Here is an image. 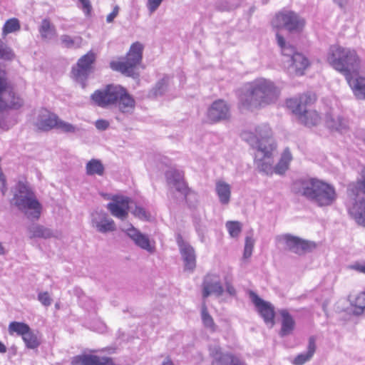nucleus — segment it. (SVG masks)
Segmentation results:
<instances>
[{
    "mask_svg": "<svg viewBox=\"0 0 365 365\" xmlns=\"http://www.w3.org/2000/svg\"><path fill=\"white\" fill-rule=\"evenodd\" d=\"M6 346L1 341H0V353L4 354L6 352Z\"/></svg>",
    "mask_w": 365,
    "mask_h": 365,
    "instance_id": "obj_57",
    "label": "nucleus"
},
{
    "mask_svg": "<svg viewBox=\"0 0 365 365\" xmlns=\"http://www.w3.org/2000/svg\"><path fill=\"white\" fill-rule=\"evenodd\" d=\"M167 180L169 183H172L176 190L182 193L185 198L191 193V190L187 187V183L184 180V173L177 170H171L166 173Z\"/></svg>",
    "mask_w": 365,
    "mask_h": 365,
    "instance_id": "obj_18",
    "label": "nucleus"
},
{
    "mask_svg": "<svg viewBox=\"0 0 365 365\" xmlns=\"http://www.w3.org/2000/svg\"><path fill=\"white\" fill-rule=\"evenodd\" d=\"M279 96L274 84L267 79L255 81L240 96V108L250 110L261 108L274 102Z\"/></svg>",
    "mask_w": 365,
    "mask_h": 365,
    "instance_id": "obj_3",
    "label": "nucleus"
},
{
    "mask_svg": "<svg viewBox=\"0 0 365 365\" xmlns=\"http://www.w3.org/2000/svg\"><path fill=\"white\" fill-rule=\"evenodd\" d=\"M341 9H344L347 5L348 0H333Z\"/></svg>",
    "mask_w": 365,
    "mask_h": 365,
    "instance_id": "obj_54",
    "label": "nucleus"
},
{
    "mask_svg": "<svg viewBox=\"0 0 365 365\" xmlns=\"http://www.w3.org/2000/svg\"><path fill=\"white\" fill-rule=\"evenodd\" d=\"M118 11H119V8L118 6H115L112 12L110 13L107 17H106V21L108 23H111L113 21L114 19L118 16Z\"/></svg>",
    "mask_w": 365,
    "mask_h": 365,
    "instance_id": "obj_50",
    "label": "nucleus"
},
{
    "mask_svg": "<svg viewBox=\"0 0 365 365\" xmlns=\"http://www.w3.org/2000/svg\"><path fill=\"white\" fill-rule=\"evenodd\" d=\"M162 365H174L173 361L171 360V359L168 356L165 360L163 362V364Z\"/></svg>",
    "mask_w": 365,
    "mask_h": 365,
    "instance_id": "obj_56",
    "label": "nucleus"
},
{
    "mask_svg": "<svg viewBox=\"0 0 365 365\" xmlns=\"http://www.w3.org/2000/svg\"><path fill=\"white\" fill-rule=\"evenodd\" d=\"M8 88L9 86L4 78V73L3 75L0 74V110L19 109L23 106L24 101Z\"/></svg>",
    "mask_w": 365,
    "mask_h": 365,
    "instance_id": "obj_10",
    "label": "nucleus"
},
{
    "mask_svg": "<svg viewBox=\"0 0 365 365\" xmlns=\"http://www.w3.org/2000/svg\"><path fill=\"white\" fill-rule=\"evenodd\" d=\"M325 123L327 128L340 133L346 132L348 130V121L346 119L339 116L328 113L326 115Z\"/></svg>",
    "mask_w": 365,
    "mask_h": 365,
    "instance_id": "obj_21",
    "label": "nucleus"
},
{
    "mask_svg": "<svg viewBox=\"0 0 365 365\" xmlns=\"http://www.w3.org/2000/svg\"><path fill=\"white\" fill-rule=\"evenodd\" d=\"M163 0H147V8L150 13L155 11L160 6Z\"/></svg>",
    "mask_w": 365,
    "mask_h": 365,
    "instance_id": "obj_47",
    "label": "nucleus"
},
{
    "mask_svg": "<svg viewBox=\"0 0 365 365\" xmlns=\"http://www.w3.org/2000/svg\"><path fill=\"white\" fill-rule=\"evenodd\" d=\"M61 41L66 48H71L75 46L81 47L83 39L80 36L73 38L69 35L64 34L61 36Z\"/></svg>",
    "mask_w": 365,
    "mask_h": 365,
    "instance_id": "obj_37",
    "label": "nucleus"
},
{
    "mask_svg": "<svg viewBox=\"0 0 365 365\" xmlns=\"http://www.w3.org/2000/svg\"><path fill=\"white\" fill-rule=\"evenodd\" d=\"M38 31L41 38L46 39L48 38L49 35L56 34V29L49 19H44L41 21Z\"/></svg>",
    "mask_w": 365,
    "mask_h": 365,
    "instance_id": "obj_30",
    "label": "nucleus"
},
{
    "mask_svg": "<svg viewBox=\"0 0 365 365\" xmlns=\"http://www.w3.org/2000/svg\"><path fill=\"white\" fill-rule=\"evenodd\" d=\"M31 238H49L52 236L51 231L41 225H36L30 229Z\"/></svg>",
    "mask_w": 365,
    "mask_h": 365,
    "instance_id": "obj_33",
    "label": "nucleus"
},
{
    "mask_svg": "<svg viewBox=\"0 0 365 365\" xmlns=\"http://www.w3.org/2000/svg\"><path fill=\"white\" fill-rule=\"evenodd\" d=\"M312 66V61L304 55L298 52V76H303Z\"/></svg>",
    "mask_w": 365,
    "mask_h": 365,
    "instance_id": "obj_36",
    "label": "nucleus"
},
{
    "mask_svg": "<svg viewBox=\"0 0 365 365\" xmlns=\"http://www.w3.org/2000/svg\"><path fill=\"white\" fill-rule=\"evenodd\" d=\"M95 61L96 54L90 51L78 59L76 66L71 70V77L80 83L83 88L86 87V81Z\"/></svg>",
    "mask_w": 365,
    "mask_h": 365,
    "instance_id": "obj_9",
    "label": "nucleus"
},
{
    "mask_svg": "<svg viewBox=\"0 0 365 365\" xmlns=\"http://www.w3.org/2000/svg\"><path fill=\"white\" fill-rule=\"evenodd\" d=\"M12 202L25 214L38 220L41 214L42 205L27 182L19 181L16 187Z\"/></svg>",
    "mask_w": 365,
    "mask_h": 365,
    "instance_id": "obj_7",
    "label": "nucleus"
},
{
    "mask_svg": "<svg viewBox=\"0 0 365 365\" xmlns=\"http://www.w3.org/2000/svg\"><path fill=\"white\" fill-rule=\"evenodd\" d=\"M229 116L230 108L223 100H217L213 102L207 111V119L210 123L227 119Z\"/></svg>",
    "mask_w": 365,
    "mask_h": 365,
    "instance_id": "obj_14",
    "label": "nucleus"
},
{
    "mask_svg": "<svg viewBox=\"0 0 365 365\" xmlns=\"http://www.w3.org/2000/svg\"><path fill=\"white\" fill-rule=\"evenodd\" d=\"M127 233L128 236L130 237L135 241L136 245H138L143 249L148 250H150V241L146 236L142 235L140 232H139L137 230H135L133 227L128 229Z\"/></svg>",
    "mask_w": 365,
    "mask_h": 365,
    "instance_id": "obj_25",
    "label": "nucleus"
},
{
    "mask_svg": "<svg viewBox=\"0 0 365 365\" xmlns=\"http://www.w3.org/2000/svg\"><path fill=\"white\" fill-rule=\"evenodd\" d=\"M29 329L30 327L27 324L19 322H12L8 327V331L10 335L16 334L18 336H21L22 338L29 332Z\"/></svg>",
    "mask_w": 365,
    "mask_h": 365,
    "instance_id": "obj_28",
    "label": "nucleus"
},
{
    "mask_svg": "<svg viewBox=\"0 0 365 365\" xmlns=\"http://www.w3.org/2000/svg\"><path fill=\"white\" fill-rule=\"evenodd\" d=\"M298 121L306 126L311 127L319 123L320 116L316 110L302 108L298 105Z\"/></svg>",
    "mask_w": 365,
    "mask_h": 365,
    "instance_id": "obj_20",
    "label": "nucleus"
},
{
    "mask_svg": "<svg viewBox=\"0 0 365 365\" xmlns=\"http://www.w3.org/2000/svg\"><path fill=\"white\" fill-rule=\"evenodd\" d=\"M316 247L317 244L314 242L298 237V255L312 252Z\"/></svg>",
    "mask_w": 365,
    "mask_h": 365,
    "instance_id": "obj_32",
    "label": "nucleus"
},
{
    "mask_svg": "<svg viewBox=\"0 0 365 365\" xmlns=\"http://www.w3.org/2000/svg\"><path fill=\"white\" fill-rule=\"evenodd\" d=\"M280 314L282 320L279 334L280 336H284L292 332L294 329V322L287 310H282Z\"/></svg>",
    "mask_w": 365,
    "mask_h": 365,
    "instance_id": "obj_26",
    "label": "nucleus"
},
{
    "mask_svg": "<svg viewBox=\"0 0 365 365\" xmlns=\"http://www.w3.org/2000/svg\"><path fill=\"white\" fill-rule=\"evenodd\" d=\"M143 46L138 41L133 43L125 58L118 61H112L110 67L112 70L118 71L126 76H133L135 68L141 63Z\"/></svg>",
    "mask_w": 365,
    "mask_h": 365,
    "instance_id": "obj_8",
    "label": "nucleus"
},
{
    "mask_svg": "<svg viewBox=\"0 0 365 365\" xmlns=\"http://www.w3.org/2000/svg\"><path fill=\"white\" fill-rule=\"evenodd\" d=\"M111 200L112 202L107 205L111 215L121 220L125 219L128 215L130 198L123 195H114Z\"/></svg>",
    "mask_w": 365,
    "mask_h": 365,
    "instance_id": "obj_13",
    "label": "nucleus"
},
{
    "mask_svg": "<svg viewBox=\"0 0 365 365\" xmlns=\"http://www.w3.org/2000/svg\"><path fill=\"white\" fill-rule=\"evenodd\" d=\"M351 268L365 274V262L363 264L356 263L351 266Z\"/></svg>",
    "mask_w": 365,
    "mask_h": 365,
    "instance_id": "obj_53",
    "label": "nucleus"
},
{
    "mask_svg": "<svg viewBox=\"0 0 365 365\" xmlns=\"http://www.w3.org/2000/svg\"><path fill=\"white\" fill-rule=\"evenodd\" d=\"M4 254V248L2 245L0 243V255Z\"/></svg>",
    "mask_w": 365,
    "mask_h": 365,
    "instance_id": "obj_59",
    "label": "nucleus"
},
{
    "mask_svg": "<svg viewBox=\"0 0 365 365\" xmlns=\"http://www.w3.org/2000/svg\"><path fill=\"white\" fill-rule=\"evenodd\" d=\"M225 225L232 237H237L242 232V225L238 221H227Z\"/></svg>",
    "mask_w": 365,
    "mask_h": 365,
    "instance_id": "obj_40",
    "label": "nucleus"
},
{
    "mask_svg": "<svg viewBox=\"0 0 365 365\" xmlns=\"http://www.w3.org/2000/svg\"><path fill=\"white\" fill-rule=\"evenodd\" d=\"M58 115L46 109L41 108L36 115L34 126L38 131L48 132L56 127Z\"/></svg>",
    "mask_w": 365,
    "mask_h": 365,
    "instance_id": "obj_12",
    "label": "nucleus"
},
{
    "mask_svg": "<svg viewBox=\"0 0 365 365\" xmlns=\"http://www.w3.org/2000/svg\"><path fill=\"white\" fill-rule=\"evenodd\" d=\"M287 107L294 113L297 110L296 101L292 99L287 100L286 102Z\"/></svg>",
    "mask_w": 365,
    "mask_h": 365,
    "instance_id": "obj_52",
    "label": "nucleus"
},
{
    "mask_svg": "<svg viewBox=\"0 0 365 365\" xmlns=\"http://www.w3.org/2000/svg\"><path fill=\"white\" fill-rule=\"evenodd\" d=\"M346 80L356 98L365 100V76H359L358 73L356 75L349 76Z\"/></svg>",
    "mask_w": 365,
    "mask_h": 365,
    "instance_id": "obj_19",
    "label": "nucleus"
},
{
    "mask_svg": "<svg viewBox=\"0 0 365 365\" xmlns=\"http://www.w3.org/2000/svg\"><path fill=\"white\" fill-rule=\"evenodd\" d=\"M26 346L29 349H36L39 344L40 341L36 334H35L30 329L29 332L26 334L22 338Z\"/></svg>",
    "mask_w": 365,
    "mask_h": 365,
    "instance_id": "obj_38",
    "label": "nucleus"
},
{
    "mask_svg": "<svg viewBox=\"0 0 365 365\" xmlns=\"http://www.w3.org/2000/svg\"><path fill=\"white\" fill-rule=\"evenodd\" d=\"M38 299L45 306H49L51 304V299L48 292L39 293Z\"/></svg>",
    "mask_w": 365,
    "mask_h": 365,
    "instance_id": "obj_48",
    "label": "nucleus"
},
{
    "mask_svg": "<svg viewBox=\"0 0 365 365\" xmlns=\"http://www.w3.org/2000/svg\"><path fill=\"white\" fill-rule=\"evenodd\" d=\"M223 293V287L220 284L218 276L207 274L202 283V297L204 299L210 294L220 296Z\"/></svg>",
    "mask_w": 365,
    "mask_h": 365,
    "instance_id": "obj_15",
    "label": "nucleus"
},
{
    "mask_svg": "<svg viewBox=\"0 0 365 365\" xmlns=\"http://www.w3.org/2000/svg\"><path fill=\"white\" fill-rule=\"evenodd\" d=\"M327 61L334 69L344 76L346 79L359 73L361 68V60L355 50L336 45L330 46Z\"/></svg>",
    "mask_w": 365,
    "mask_h": 365,
    "instance_id": "obj_5",
    "label": "nucleus"
},
{
    "mask_svg": "<svg viewBox=\"0 0 365 365\" xmlns=\"http://www.w3.org/2000/svg\"><path fill=\"white\" fill-rule=\"evenodd\" d=\"M177 242L184 259L185 268L187 270H193L196 267V257L194 249L190 245L184 242L180 235L177 237Z\"/></svg>",
    "mask_w": 365,
    "mask_h": 365,
    "instance_id": "obj_16",
    "label": "nucleus"
},
{
    "mask_svg": "<svg viewBox=\"0 0 365 365\" xmlns=\"http://www.w3.org/2000/svg\"><path fill=\"white\" fill-rule=\"evenodd\" d=\"M226 287H227V291L230 294H235V289L230 284H226Z\"/></svg>",
    "mask_w": 365,
    "mask_h": 365,
    "instance_id": "obj_55",
    "label": "nucleus"
},
{
    "mask_svg": "<svg viewBox=\"0 0 365 365\" xmlns=\"http://www.w3.org/2000/svg\"><path fill=\"white\" fill-rule=\"evenodd\" d=\"M92 102L103 108L115 107L123 113H132L135 100L128 90L120 84L108 83L91 95Z\"/></svg>",
    "mask_w": 365,
    "mask_h": 365,
    "instance_id": "obj_2",
    "label": "nucleus"
},
{
    "mask_svg": "<svg viewBox=\"0 0 365 365\" xmlns=\"http://www.w3.org/2000/svg\"><path fill=\"white\" fill-rule=\"evenodd\" d=\"M83 5V9L86 14H90L92 9L89 0H78Z\"/></svg>",
    "mask_w": 365,
    "mask_h": 365,
    "instance_id": "obj_51",
    "label": "nucleus"
},
{
    "mask_svg": "<svg viewBox=\"0 0 365 365\" xmlns=\"http://www.w3.org/2000/svg\"><path fill=\"white\" fill-rule=\"evenodd\" d=\"M346 208L349 215L360 225L365 227V167L360 178L347 186Z\"/></svg>",
    "mask_w": 365,
    "mask_h": 365,
    "instance_id": "obj_6",
    "label": "nucleus"
},
{
    "mask_svg": "<svg viewBox=\"0 0 365 365\" xmlns=\"http://www.w3.org/2000/svg\"><path fill=\"white\" fill-rule=\"evenodd\" d=\"M316 99V95L313 92L307 91L299 96L298 105L300 106V108H308L315 102Z\"/></svg>",
    "mask_w": 365,
    "mask_h": 365,
    "instance_id": "obj_34",
    "label": "nucleus"
},
{
    "mask_svg": "<svg viewBox=\"0 0 365 365\" xmlns=\"http://www.w3.org/2000/svg\"><path fill=\"white\" fill-rule=\"evenodd\" d=\"M298 193L319 207L329 206L336 199L334 186L312 178L298 180Z\"/></svg>",
    "mask_w": 365,
    "mask_h": 365,
    "instance_id": "obj_4",
    "label": "nucleus"
},
{
    "mask_svg": "<svg viewBox=\"0 0 365 365\" xmlns=\"http://www.w3.org/2000/svg\"><path fill=\"white\" fill-rule=\"evenodd\" d=\"M316 341L314 336L309 338L307 351L298 354V365H302L312 359L317 349Z\"/></svg>",
    "mask_w": 365,
    "mask_h": 365,
    "instance_id": "obj_22",
    "label": "nucleus"
},
{
    "mask_svg": "<svg viewBox=\"0 0 365 365\" xmlns=\"http://www.w3.org/2000/svg\"><path fill=\"white\" fill-rule=\"evenodd\" d=\"M277 39L279 46L282 50L283 54L284 56H290L292 59H293L296 53L294 48L292 46H287L283 36L279 34H277Z\"/></svg>",
    "mask_w": 365,
    "mask_h": 365,
    "instance_id": "obj_41",
    "label": "nucleus"
},
{
    "mask_svg": "<svg viewBox=\"0 0 365 365\" xmlns=\"http://www.w3.org/2000/svg\"><path fill=\"white\" fill-rule=\"evenodd\" d=\"M212 365H246L237 356L227 353L215 358Z\"/></svg>",
    "mask_w": 365,
    "mask_h": 365,
    "instance_id": "obj_23",
    "label": "nucleus"
},
{
    "mask_svg": "<svg viewBox=\"0 0 365 365\" xmlns=\"http://www.w3.org/2000/svg\"><path fill=\"white\" fill-rule=\"evenodd\" d=\"M271 135L272 131L269 127L260 125L255 129V134L245 132L242 136L257 150L255 157V163L259 172L267 175H272L273 173L282 175L288 170L292 158L290 152L286 149L282 153L278 163L273 167L274 153L277 145Z\"/></svg>",
    "mask_w": 365,
    "mask_h": 365,
    "instance_id": "obj_1",
    "label": "nucleus"
},
{
    "mask_svg": "<svg viewBox=\"0 0 365 365\" xmlns=\"http://www.w3.org/2000/svg\"><path fill=\"white\" fill-rule=\"evenodd\" d=\"M55 128L60 129L65 133H74L76 131L74 125L61 120L58 117L57 118L56 127Z\"/></svg>",
    "mask_w": 365,
    "mask_h": 365,
    "instance_id": "obj_43",
    "label": "nucleus"
},
{
    "mask_svg": "<svg viewBox=\"0 0 365 365\" xmlns=\"http://www.w3.org/2000/svg\"><path fill=\"white\" fill-rule=\"evenodd\" d=\"M95 125L97 129L101 130H105L108 128L109 122L104 119H99L96 121Z\"/></svg>",
    "mask_w": 365,
    "mask_h": 365,
    "instance_id": "obj_49",
    "label": "nucleus"
},
{
    "mask_svg": "<svg viewBox=\"0 0 365 365\" xmlns=\"http://www.w3.org/2000/svg\"><path fill=\"white\" fill-rule=\"evenodd\" d=\"M14 57L12 50L0 39V58L11 60Z\"/></svg>",
    "mask_w": 365,
    "mask_h": 365,
    "instance_id": "obj_42",
    "label": "nucleus"
},
{
    "mask_svg": "<svg viewBox=\"0 0 365 365\" xmlns=\"http://www.w3.org/2000/svg\"><path fill=\"white\" fill-rule=\"evenodd\" d=\"M355 307L360 310L361 313L365 309V292L360 293L354 300Z\"/></svg>",
    "mask_w": 365,
    "mask_h": 365,
    "instance_id": "obj_45",
    "label": "nucleus"
},
{
    "mask_svg": "<svg viewBox=\"0 0 365 365\" xmlns=\"http://www.w3.org/2000/svg\"><path fill=\"white\" fill-rule=\"evenodd\" d=\"M277 242L284 249L290 250L297 246V237L289 235L279 236Z\"/></svg>",
    "mask_w": 365,
    "mask_h": 365,
    "instance_id": "obj_35",
    "label": "nucleus"
},
{
    "mask_svg": "<svg viewBox=\"0 0 365 365\" xmlns=\"http://www.w3.org/2000/svg\"><path fill=\"white\" fill-rule=\"evenodd\" d=\"M21 29V24L18 19L11 18L8 19L3 28H2V34L4 36H6L7 34L13 32H16L19 31Z\"/></svg>",
    "mask_w": 365,
    "mask_h": 365,
    "instance_id": "obj_31",
    "label": "nucleus"
},
{
    "mask_svg": "<svg viewBox=\"0 0 365 365\" xmlns=\"http://www.w3.org/2000/svg\"><path fill=\"white\" fill-rule=\"evenodd\" d=\"M272 24L277 28L292 31L297 25V18L292 11L279 12L272 20Z\"/></svg>",
    "mask_w": 365,
    "mask_h": 365,
    "instance_id": "obj_17",
    "label": "nucleus"
},
{
    "mask_svg": "<svg viewBox=\"0 0 365 365\" xmlns=\"http://www.w3.org/2000/svg\"><path fill=\"white\" fill-rule=\"evenodd\" d=\"M201 318L203 323V325L210 329L212 331H215L217 329V326L214 322L213 318L212 316L209 314L207 307L206 306V304L204 302L202 305L201 309Z\"/></svg>",
    "mask_w": 365,
    "mask_h": 365,
    "instance_id": "obj_29",
    "label": "nucleus"
},
{
    "mask_svg": "<svg viewBox=\"0 0 365 365\" xmlns=\"http://www.w3.org/2000/svg\"><path fill=\"white\" fill-rule=\"evenodd\" d=\"M250 297L264 323L270 327H273L275 324V312L273 305L261 299L254 292H250Z\"/></svg>",
    "mask_w": 365,
    "mask_h": 365,
    "instance_id": "obj_11",
    "label": "nucleus"
},
{
    "mask_svg": "<svg viewBox=\"0 0 365 365\" xmlns=\"http://www.w3.org/2000/svg\"><path fill=\"white\" fill-rule=\"evenodd\" d=\"M254 247V240L252 237H247L245 238V245L243 253V257L248 259L251 257Z\"/></svg>",
    "mask_w": 365,
    "mask_h": 365,
    "instance_id": "obj_44",
    "label": "nucleus"
},
{
    "mask_svg": "<svg viewBox=\"0 0 365 365\" xmlns=\"http://www.w3.org/2000/svg\"><path fill=\"white\" fill-rule=\"evenodd\" d=\"M297 24H298V32H299L301 26H303L305 24V21L304 19L298 18Z\"/></svg>",
    "mask_w": 365,
    "mask_h": 365,
    "instance_id": "obj_58",
    "label": "nucleus"
},
{
    "mask_svg": "<svg viewBox=\"0 0 365 365\" xmlns=\"http://www.w3.org/2000/svg\"><path fill=\"white\" fill-rule=\"evenodd\" d=\"M86 171L88 175L102 176L105 172V168L101 160L91 159L86 165Z\"/></svg>",
    "mask_w": 365,
    "mask_h": 365,
    "instance_id": "obj_27",
    "label": "nucleus"
},
{
    "mask_svg": "<svg viewBox=\"0 0 365 365\" xmlns=\"http://www.w3.org/2000/svg\"><path fill=\"white\" fill-rule=\"evenodd\" d=\"M96 227L99 232L103 233L113 231L115 228L114 221L108 220L106 217L101 222H96Z\"/></svg>",
    "mask_w": 365,
    "mask_h": 365,
    "instance_id": "obj_39",
    "label": "nucleus"
},
{
    "mask_svg": "<svg viewBox=\"0 0 365 365\" xmlns=\"http://www.w3.org/2000/svg\"><path fill=\"white\" fill-rule=\"evenodd\" d=\"M296 361H297V359H294V363H296Z\"/></svg>",
    "mask_w": 365,
    "mask_h": 365,
    "instance_id": "obj_60",
    "label": "nucleus"
},
{
    "mask_svg": "<svg viewBox=\"0 0 365 365\" xmlns=\"http://www.w3.org/2000/svg\"><path fill=\"white\" fill-rule=\"evenodd\" d=\"M216 192L222 204L229 203L231 195V187L229 184L222 180L217 181Z\"/></svg>",
    "mask_w": 365,
    "mask_h": 365,
    "instance_id": "obj_24",
    "label": "nucleus"
},
{
    "mask_svg": "<svg viewBox=\"0 0 365 365\" xmlns=\"http://www.w3.org/2000/svg\"><path fill=\"white\" fill-rule=\"evenodd\" d=\"M133 214L135 217L142 220H149L150 218V215L141 207H136L133 210Z\"/></svg>",
    "mask_w": 365,
    "mask_h": 365,
    "instance_id": "obj_46",
    "label": "nucleus"
}]
</instances>
